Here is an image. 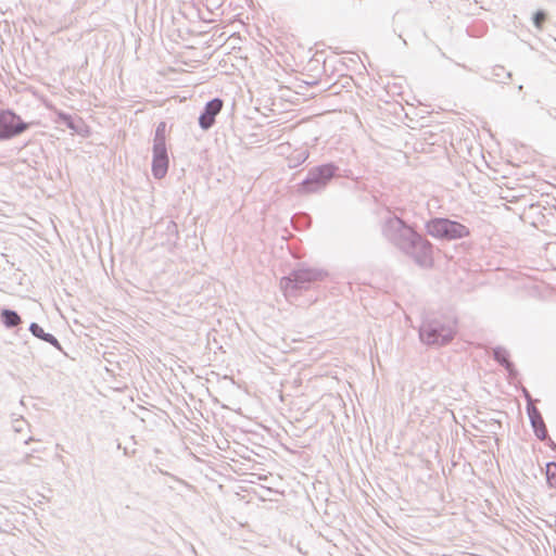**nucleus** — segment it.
<instances>
[{
    "label": "nucleus",
    "mask_w": 556,
    "mask_h": 556,
    "mask_svg": "<svg viewBox=\"0 0 556 556\" xmlns=\"http://www.w3.org/2000/svg\"><path fill=\"white\" fill-rule=\"evenodd\" d=\"M383 237L405 255L412 257L420 267H430L433 264V244L414 227L402 218L389 215L382 224Z\"/></svg>",
    "instance_id": "1"
},
{
    "label": "nucleus",
    "mask_w": 556,
    "mask_h": 556,
    "mask_svg": "<svg viewBox=\"0 0 556 556\" xmlns=\"http://www.w3.org/2000/svg\"><path fill=\"white\" fill-rule=\"evenodd\" d=\"M327 275L328 273L324 269L300 265L281 278L280 288L287 298H298L317 282L323 281Z\"/></svg>",
    "instance_id": "2"
},
{
    "label": "nucleus",
    "mask_w": 556,
    "mask_h": 556,
    "mask_svg": "<svg viewBox=\"0 0 556 556\" xmlns=\"http://www.w3.org/2000/svg\"><path fill=\"white\" fill-rule=\"evenodd\" d=\"M455 333V323L446 318H427L422 320L418 330L421 343L428 346L448 344Z\"/></svg>",
    "instance_id": "3"
},
{
    "label": "nucleus",
    "mask_w": 556,
    "mask_h": 556,
    "mask_svg": "<svg viewBox=\"0 0 556 556\" xmlns=\"http://www.w3.org/2000/svg\"><path fill=\"white\" fill-rule=\"evenodd\" d=\"M338 172L339 166L332 162L312 167L298 185V192L311 194L323 191L334 177L339 176Z\"/></svg>",
    "instance_id": "4"
},
{
    "label": "nucleus",
    "mask_w": 556,
    "mask_h": 556,
    "mask_svg": "<svg viewBox=\"0 0 556 556\" xmlns=\"http://www.w3.org/2000/svg\"><path fill=\"white\" fill-rule=\"evenodd\" d=\"M425 228L429 236L438 240L454 241L470 236L467 226L448 217H431Z\"/></svg>",
    "instance_id": "5"
},
{
    "label": "nucleus",
    "mask_w": 556,
    "mask_h": 556,
    "mask_svg": "<svg viewBox=\"0 0 556 556\" xmlns=\"http://www.w3.org/2000/svg\"><path fill=\"white\" fill-rule=\"evenodd\" d=\"M29 128V124L12 109L0 110V141L18 137Z\"/></svg>",
    "instance_id": "6"
},
{
    "label": "nucleus",
    "mask_w": 556,
    "mask_h": 556,
    "mask_svg": "<svg viewBox=\"0 0 556 556\" xmlns=\"http://www.w3.org/2000/svg\"><path fill=\"white\" fill-rule=\"evenodd\" d=\"M224 101L220 98H213L207 101L200 112L198 123L203 131L210 130L215 122L216 116L222 112Z\"/></svg>",
    "instance_id": "7"
},
{
    "label": "nucleus",
    "mask_w": 556,
    "mask_h": 556,
    "mask_svg": "<svg viewBox=\"0 0 556 556\" xmlns=\"http://www.w3.org/2000/svg\"><path fill=\"white\" fill-rule=\"evenodd\" d=\"M169 167V157L167 147H152L151 170L155 179H162L166 176Z\"/></svg>",
    "instance_id": "8"
},
{
    "label": "nucleus",
    "mask_w": 556,
    "mask_h": 556,
    "mask_svg": "<svg viewBox=\"0 0 556 556\" xmlns=\"http://www.w3.org/2000/svg\"><path fill=\"white\" fill-rule=\"evenodd\" d=\"M527 414L536 438L544 441L548 438L547 428L541 412L532 404H527Z\"/></svg>",
    "instance_id": "9"
},
{
    "label": "nucleus",
    "mask_w": 556,
    "mask_h": 556,
    "mask_svg": "<svg viewBox=\"0 0 556 556\" xmlns=\"http://www.w3.org/2000/svg\"><path fill=\"white\" fill-rule=\"evenodd\" d=\"M56 123L64 125L77 135H81L84 137L88 136L89 131L87 130V126L81 117L73 116L70 113L60 111L56 113Z\"/></svg>",
    "instance_id": "10"
},
{
    "label": "nucleus",
    "mask_w": 556,
    "mask_h": 556,
    "mask_svg": "<svg viewBox=\"0 0 556 556\" xmlns=\"http://www.w3.org/2000/svg\"><path fill=\"white\" fill-rule=\"evenodd\" d=\"M492 357L494 361H496L501 366L505 368L509 377H516L518 375L515 364L510 361V354L505 348H493Z\"/></svg>",
    "instance_id": "11"
},
{
    "label": "nucleus",
    "mask_w": 556,
    "mask_h": 556,
    "mask_svg": "<svg viewBox=\"0 0 556 556\" xmlns=\"http://www.w3.org/2000/svg\"><path fill=\"white\" fill-rule=\"evenodd\" d=\"M0 321L7 329H14L23 323V319L16 311L3 307L0 309Z\"/></svg>",
    "instance_id": "12"
},
{
    "label": "nucleus",
    "mask_w": 556,
    "mask_h": 556,
    "mask_svg": "<svg viewBox=\"0 0 556 556\" xmlns=\"http://www.w3.org/2000/svg\"><path fill=\"white\" fill-rule=\"evenodd\" d=\"M309 156V152L306 149L296 150L288 157V166L295 168L303 164Z\"/></svg>",
    "instance_id": "13"
},
{
    "label": "nucleus",
    "mask_w": 556,
    "mask_h": 556,
    "mask_svg": "<svg viewBox=\"0 0 556 556\" xmlns=\"http://www.w3.org/2000/svg\"><path fill=\"white\" fill-rule=\"evenodd\" d=\"M167 125L165 122H160L156 125L155 131H154V138H153V146H166V129Z\"/></svg>",
    "instance_id": "14"
},
{
    "label": "nucleus",
    "mask_w": 556,
    "mask_h": 556,
    "mask_svg": "<svg viewBox=\"0 0 556 556\" xmlns=\"http://www.w3.org/2000/svg\"><path fill=\"white\" fill-rule=\"evenodd\" d=\"M354 80L352 76L345 75L342 76L339 80L330 86V89H333V93L340 92L342 89H350L353 85Z\"/></svg>",
    "instance_id": "15"
},
{
    "label": "nucleus",
    "mask_w": 556,
    "mask_h": 556,
    "mask_svg": "<svg viewBox=\"0 0 556 556\" xmlns=\"http://www.w3.org/2000/svg\"><path fill=\"white\" fill-rule=\"evenodd\" d=\"M492 75L494 77V80L497 83H505L504 78H511V73L506 72L505 67L502 65L494 66L492 70Z\"/></svg>",
    "instance_id": "16"
},
{
    "label": "nucleus",
    "mask_w": 556,
    "mask_h": 556,
    "mask_svg": "<svg viewBox=\"0 0 556 556\" xmlns=\"http://www.w3.org/2000/svg\"><path fill=\"white\" fill-rule=\"evenodd\" d=\"M547 471H546V482L549 488L556 489V463L549 462L546 465Z\"/></svg>",
    "instance_id": "17"
},
{
    "label": "nucleus",
    "mask_w": 556,
    "mask_h": 556,
    "mask_svg": "<svg viewBox=\"0 0 556 556\" xmlns=\"http://www.w3.org/2000/svg\"><path fill=\"white\" fill-rule=\"evenodd\" d=\"M547 20V13L544 11V10H536L533 14H532V22H533V25L538 28V29H542L543 28V25L545 23V21Z\"/></svg>",
    "instance_id": "18"
},
{
    "label": "nucleus",
    "mask_w": 556,
    "mask_h": 556,
    "mask_svg": "<svg viewBox=\"0 0 556 556\" xmlns=\"http://www.w3.org/2000/svg\"><path fill=\"white\" fill-rule=\"evenodd\" d=\"M28 330L29 332L37 339L43 341L45 338L48 336L49 332H46L43 330V328L37 324V323H31L28 327Z\"/></svg>",
    "instance_id": "19"
},
{
    "label": "nucleus",
    "mask_w": 556,
    "mask_h": 556,
    "mask_svg": "<svg viewBox=\"0 0 556 556\" xmlns=\"http://www.w3.org/2000/svg\"><path fill=\"white\" fill-rule=\"evenodd\" d=\"M45 342L49 343L50 345L54 346L56 350L62 352L65 356H67V353L63 350L60 341L52 334L48 333V336L43 340Z\"/></svg>",
    "instance_id": "20"
},
{
    "label": "nucleus",
    "mask_w": 556,
    "mask_h": 556,
    "mask_svg": "<svg viewBox=\"0 0 556 556\" xmlns=\"http://www.w3.org/2000/svg\"><path fill=\"white\" fill-rule=\"evenodd\" d=\"M45 342L49 343L50 345L54 346L56 350L62 352L65 356H67V353L63 350L60 341L52 334L48 333V336L43 340Z\"/></svg>",
    "instance_id": "21"
},
{
    "label": "nucleus",
    "mask_w": 556,
    "mask_h": 556,
    "mask_svg": "<svg viewBox=\"0 0 556 556\" xmlns=\"http://www.w3.org/2000/svg\"><path fill=\"white\" fill-rule=\"evenodd\" d=\"M165 231L167 236H173L176 240L179 238L178 226L174 220H168L166 223Z\"/></svg>",
    "instance_id": "22"
},
{
    "label": "nucleus",
    "mask_w": 556,
    "mask_h": 556,
    "mask_svg": "<svg viewBox=\"0 0 556 556\" xmlns=\"http://www.w3.org/2000/svg\"><path fill=\"white\" fill-rule=\"evenodd\" d=\"M35 458L34 454L33 453H27L24 455V457L21 459L20 464H25V465H34L35 464L31 462L33 459Z\"/></svg>",
    "instance_id": "23"
},
{
    "label": "nucleus",
    "mask_w": 556,
    "mask_h": 556,
    "mask_svg": "<svg viewBox=\"0 0 556 556\" xmlns=\"http://www.w3.org/2000/svg\"><path fill=\"white\" fill-rule=\"evenodd\" d=\"M41 450L38 447V446H35L34 448H31V452L30 453H39Z\"/></svg>",
    "instance_id": "24"
},
{
    "label": "nucleus",
    "mask_w": 556,
    "mask_h": 556,
    "mask_svg": "<svg viewBox=\"0 0 556 556\" xmlns=\"http://www.w3.org/2000/svg\"><path fill=\"white\" fill-rule=\"evenodd\" d=\"M31 441H35V439L33 437H29L27 440H25V444H28Z\"/></svg>",
    "instance_id": "25"
},
{
    "label": "nucleus",
    "mask_w": 556,
    "mask_h": 556,
    "mask_svg": "<svg viewBox=\"0 0 556 556\" xmlns=\"http://www.w3.org/2000/svg\"><path fill=\"white\" fill-rule=\"evenodd\" d=\"M14 428H15V431H21L22 430L21 426H15Z\"/></svg>",
    "instance_id": "26"
},
{
    "label": "nucleus",
    "mask_w": 556,
    "mask_h": 556,
    "mask_svg": "<svg viewBox=\"0 0 556 556\" xmlns=\"http://www.w3.org/2000/svg\"><path fill=\"white\" fill-rule=\"evenodd\" d=\"M522 88H523V86H522V85L518 86V90H519V91H521V90H522Z\"/></svg>",
    "instance_id": "27"
}]
</instances>
